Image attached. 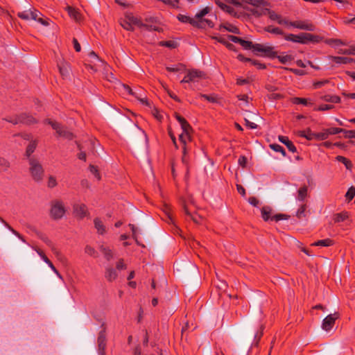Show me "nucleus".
Masks as SVG:
<instances>
[{
    "instance_id": "f257e3e1",
    "label": "nucleus",
    "mask_w": 355,
    "mask_h": 355,
    "mask_svg": "<svg viewBox=\"0 0 355 355\" xmlns=\"http://www.w3.org/2000/svg\"><path fill=\"white\" fill-rule=\"evenodd\" d=\"M49 214L52 219H61L65 214L66 209L62 201L60 200H53L50 202Z\"/></svg>"
},
{
    "instance_id": "f03ea898",
    "label": "nucleus",
    "mask_w": 355,
    "mask_h": 355,
    "mask_svg": "<svg viewBox=\"0 0 355 355\" xmlns=\"http://www.w3.org/2000/svg\"><path fill=\"white\" fill-rule=\"evenodd\" d=\"M30 165V172L33 179L36 182H40L44 176V169L40 162L34 157H30L28 159Z\"/></svg>"
},
{
    "instance_id": "7ed1b4c3",
    "label": "nucleus",
    "mask_w": 355,
    "mask_h": 355,
    "mask_svg": "<svg viewBox=\"0 0 355 355\" xmlns=\"http://www.w3.org/2000/svg\"><path fill=\"white\" fill-rule=\"evenodd\" d=\"M44 123L49 124L60 137L68 140H72L74 138L73 134L60 123L52 121L50 119H45Z\"/></svg>"
},
{
    "instance_id": "20e7f679",
    "label": "nucleus",
    "mask_w": 355,
    "mask_h": 355,
    "mask_svg": "<svg viewBox=\"0 0 355 355\" xmlns=\"http://www.w3.org/2000/svg\"><path fill=\"white\" fill-rule=\"evenodd\" d=\"M253 52L256 55L261 53V55L270 59H274L277 56V51H275V47L268 44H254Z\"/></svg>"
},
{
    "instance_id": "39448f33",
    "label": "nucleus",
    "mask_w": 355,
    "mask_h": 355,
    "mask_svg": "<svg viewBox=\"0 0 355 355\" xmlns=\"http://www.w3.org/2000/svg\"><path fill=\"white\" fill-rule=\"evenodd\" d=\"M339 318V313L338 312H335L334 314H329L326 318H324L322 323V328L326 331L331 330L336 320Z\"/></svg>"
},
{
    "instance_id": "423d86ee",
    "label": "nucleus",
    "mask_w": 355,
    "mask_h": 355,
    "mask_svg": "<svg viewBox=\"0 0 355 355\" xmlns=\"http://www.w3.org/2000/svg\"><path fill=\"white\" fill-rule=\"evenodd\" d=\"M268 15V17L272 21H277L279 24H288V21L286 19H282V16L277 14L275 11L271 10L268 8H264L262 10L261 13H259V15Z\"/></svg>"
},
{
    "instance_id": "0eeeda50",
    "label": "nucleus",
    "mask_w": 355,
    "mask_h": 355,
    "mask_svg": "<svg viewBox=\"0 0 355 355\" xmlns=\"http://www.w3.org/2000/svg\"><path fill=\"white\" fill-rule=\"evenodd\" d=\"M98 354L99 355H105V349L106 347V334L105 329L103 328L98 334Z\"/></svg>"
},
{
    "instance_id": "6e6552de",
    "label": "nucleus",
    "mask_w": 355,
    "mask_h": 355,
    "mask_svg": "<svg viewBox=\"0 0 355 355\" xmlns=\"http://www.w3.org/2000/svg\"><path fill=\"white\" fill-rule=\"evenodd\" d=\"M288 24L294 28L309 31H313L315 28L313 24L308 23L305 21H291L288 23Z\"/></svg>"
},
{
    "instance_id": "1a4fd4ad",
    "label": "nucleus",
    "mask_w": 355,
    "mask_h": 355,
    "mask_svg": "<svg viewBox=\"0 0 355 355\" xmlns=\"http://www.w3.org/2000/svg\"><path fill=\"white\" fill-rule=\"evenodd\" d=\"M73 214L76 217L82 219L87 216V208L84 204H76L73 205Z\"/></svg>"
},
{
    "instance_id": "9d476101",
    "label": "nucleus",
    "mask_w": 355,
    "mask_h": 355,
    "mask_svg": "<svg viewBox=\"0 0 355 355\" xmlns=\"http://www.w3.org/2000/svg\"><path fill=\"white\" fill-rule=\"evenodd\" d=\"M305 33H301L298 35L288 34L284 36V39L295 43L305 44Z\"/></svg>"
},
{
    "instance_id": "9b49d317",
    "label": "nucleus",
    "mask_w": 355,
    "mask_h": 355,
    "mask_svg": "<svg viewBox=\"0 0 355 355\" xmlns=\"http://www.w3.org/2000/svg\"><path fill=\"white\" fill-rule=\"evenodd\" d=\"M278 139L280 142L284 144L291 152L295 153L297 151L296 147L287 137L280 135L278 137Z\"/></svg>"
},
{
    "instance_id": "f8f14e48",
    "label": "nucleus",
    "mask_w": 355,
    "mask_h": 355,
    "mask_svg": "<svg viewBox=\"0 0 355 355\" xmlns=\"http://www.w3.org/2000/svg\"><path fill=\"white\" fill-rule=\"evenodd\" d=\"M329 59L336 62V64H347L352 63L354 62V59L348 57H340V56H333L331 55L329 57Z\"/></svg>"
},
{
    "instance_id": "ddd939ff",
    "label": "nucleus",
    "mask_w": 355,
    "mask_h": 355,
    "mask_svg": "<svg viewBox=\"0 0 355 355\" xmlns=\"http://www.w3.org/2000/svg\"><path fill=\"white\" fill-rule=\"evenodd\" d=\"M19 116L21 123H24L26 125H31L36 123L37 122V120L33 116L27 114L26 113H22L21 114H19Z\"/></svg>"
},
{
    "instance_id": "4468645a",
    "label": "nucleus",
    "mask_w": 355,
    "mask_h": 355,
    "mask_svg": "<svg viewBox=\"0 0 355 355\" xmlns=\"http://www.w3.org/2000/svg\"><path fill=\"white\" fill-rule=\"evenodd\" d=\"M125 17L127 19V21H128V23H130L132 26L136 25L141 28L144 26V24L142 23L139 18L135 17L132 13H127L125 15Z\"/></svg>"
},
{
    "instance_id": "2eb2a0df",
    "label": "nucleus",
    "mask_w": 355,
    "mask_h": 355,
    "mask_svg": "<svg viewBox=\"0 0 355 355\" xmlns=\"http://www.w3.org/2000/svg\"><path fill=\"white\" fill-rule=\"evenodd\" d=\"M37 254L40 256V257L43 259V261L46 263L49 267L52 269V270L56 273L60 277H61L60 273L58 270L55 268L52 262L49 259V258L44 254V253L40 250H36Z\"/></svg>"
},
{
    "instance_id": "dca6fc26",
    "label": "nucleus",
    "mask_w": 355,
    "mask_h": 355,
    "mask_svg": "<svg viewBox=\"0 0 355 355\" xmlns=\"http://www.w3.org/2000/svg\"><path fill=\"white\" fill-rule=\"evenodd\" d=\"M190 77L193 79L192 82H197L200 78H204L205 77V74L204 72L198 70V69H192L189 71Z\"/></svg>"
},
{
    "instance_id": "f3484780",
    "label": "nucleus",
    "mask_w": 355,
    "mask_h": 355,
    "mask_svg": "<svg viewBox=\"0 0 355 355\" xmlns=\"http://www.w3.org/2000/svg\"><path fill=\"white\" fill-rule=\"evenodd\" d=\"M304 40L305 44H308L309 42L316 44L320 42L322 40V37L319 35L305 33Z\"/></svg>"
},
{
    "instance_id": "a211bd4d",
    "label": "nucleus",
    "mask_w": 355,
    "mask_h": 355,
    "mask_svg": "<svg viewBox=\"0 0 355 355\" xmlns=\"http://www.w3.org/2000/svg\"><path fill=\"white\" fill-rule=\"evenodd\" d=\"M178 19L182 23H189L191 24L193 26L196 27V26H198V22L193 18H191L189 16L180 14L177 17Z\"/></svg>"
},
{
    "instance_id": "6ab92c4d",
    "label": "nucleus",
    "mask_w": 355,
    "mask_h": 355,
    "mask_svg": "<svg viewBox=\"0 0 355 355\" xmlns=\"http://www.w3.org/2000/svg\"><path fill=\"white\" fill-rule=\"evenodd\" d=\"M117 276H118V274H117L116 270H114L112 268H110V267L106 268L105 277L107 281L112 282L116 279Z\"/></svg>"
},
{
    "instance_id": "aec40b11",
    "label": "nucleus",
    "mask_w": 355,
    "mask_h": 355,
    "mask_svg": "<svg viewBox=\"0 0 355 355\" xmlns=\"http://www.w3.org/2000/svg\"><path fill=\"white\" fill-rule=\"evenodd\" d=\"M215 3H216V4H217V5H218V6H219V7H220V8L223 11H225L226 12H227V13H229V14H230V15H235V14H236V12H235V11H234V9L232 7H231V6H228V5H227V4L224 3H223V2H221L220 0H215Z\"/></svg>"
},
{
    "instance_id": "412c9836",
    "label": "nucleus",
    "mask_w": 355,
    "mask_h": 355,
    "mask_svg": "<svg viewBox=\"0 0 355 355\" xmlns=\"http://www.w3.org/2000/svg\"><path fill=\"white\" fill-rule=\"evenodd\" d=\"M298 135L300 137L306 138L309 141H311L315 139V132H311L310 128H307L305 130L299 131Z\"/></svg>"
},
{
    "instance_id": "4be33fe9",
    "label": "nucleus",
    "mask_w": 355,
    "mask_h": 355,
    "mask_svg": "<svg viewBox=\"0 0 355 355\" xmlns=\"http://www.w3.org/2000/svg\"><path fill=\"white\" fill-rule=\"evenodd\" d=\"M196 22H198V26H196V27L198 28H205L206 26L212 28L214 26L213 21L207 19H200V20H196Z\"/></svg>"
},
{
    "instance_id": "5701e85b",
    "label": "nucleus",
    "mask_w": 355,
    "mask_h": 355,
    "mask_svg": "<svg viewBox=\"0 0 355 355\" xmlns=\"http://www.w3.org/2000/svg\"><path fill=\"white\" fill-rule=\"evenodd\" d=\"M190 132H182L179 135V140L181 141V143L183 144V154L185 155L186 154V143L187 140L190 139Z\"/></svg>"
},
{
    "instance_id": "b1692460",
    "label": "nucleus",
    "mask_w": 355,
    "mask_h": 355,
    "mask_svg": "<svg viewBox=\"0 0 355 355\" xmlns=\"http://www.w3.org/2000/svg\"><path fill=\"white\" fill-rule=\"evenodd\" d=\"M308 195V187L304 185L301 187L297 191V200L299 201H304Z\"/></svg>"
},
{
    "instance_id": "393cba45",
    "label": "nucleus",
    "mask_w": 355,
    "mask_h": 355,
    "mask_svg": "<svg viewBox=\"0 0 355 355\" xmlns=\"http://www.w3.org/2000/svg\"><path fill=\"white\" fill-rule=\"evenodd\" d=\"M261 217L264 221H268L269 219L271 220L270 214L272 213V208L269 206H264L261 208Z\"/></svg>"
},
{
    "instance_id": "a878e982",
    "label": "nucleus",
    "mask_w": 355,
    "mask_h": 355,
    "mask_svg": "<svg viewBox=\"0 0 355 355\" xmlns=\"http://www.w3.org/2000/svg\"><path fill=\"white\" fill-rule=\"evenodd\" d=\"M334 244L333 240L330 239H326L322 240H318L313 243H311V246H322V247H329Z\"/></svg>"
},
{
    "instance_id": "bb28decb",
    "label": "nucleus",
    "mask_w": 355,
    "mask_h": 355,
    "mask_svg": "<svg viewBox=\"0 0 355 355\" xmlns=\"http://www.w3.org/2000/svg\"><path fill=\"white\" fill-rule=\"evenodd\" d=\"M184 211L186 215H187L190 218L196 223H200L201 218L200 216L194 214H191L189 210L188 207L186 205H183Z\"/></svg>"
},
{
    "instance_id": "cd10ccee",
    "label": "nucleus",
    "mask_w": 355,
    "mask_h": 355,
    "mask_svg": "<svg viewBox=\"0 0 355 355\" xmlns=\"http://www.w3.org/2000/svg\"><path fill=\"white\" fill-rule=\"evenodd\" d=\"M94 223L98 234H103L105 232V227L98 218L94 220Z\"/></svg>"
},
{
    "instance_id": "c85d7f7f",
    "label": "nucleus",
    "mask_w": 355,
    "mask_h": 355,
    "mask_svg": "<svg viewBox=\"0 0 355 355\" xmlns=\"http://www.w3.org/2000/svg\"><path fill=\"white\" fill-rule=\"evenodd\" d=\"M68 13L69 16L76 21H79L81 19L80 13L72 7H68Z\"/></svg>"
},
{
    "instance_id": "c756f323",
    "label": "nucleus",
    "mask_w": 355,
    "mask_h": 355,
    "mask_svg": "<svg viewBox=\"0 0 355 355\" xmlns=\"http://www.w3.org/2000/svg\"><path fill=\"white\" fill-rule=\"evenodd\" d=\"M324 42H325V44H327L329 46H334V47L338 46L340 45H345V43L340 39H333V38L326 39L324 40Z\"/></svg>"
},
{
    "instance_id": "7c9ffc66",
    "label": "nucleus",
    "mask_w": 355,
    "mask_h": 355,
    "mask_svg": "<svg viewBox=\"0 0 355 355\" xmlns=\"http://www.w3.org/2000/svg\"><path fill=\"white\" fill-rule=\"evenodd\" d=\"M0 221L10 230L17 236L19 239H21L23 242H26L24 238L16 230H15L6 220H4L2 218L0 217Z\"/></svg>"
},
{
    "instance_id": "2f4dec72",
    "label": "nucleus",
    "mask_w": 355,
    "mask_h": 355,
    "mask_svg": "<svg viewBox=\"0 0 355 355\" xmlns=\"http://www.w3.org/2000/svg\"><path fill=\"white\" fill-rule=\"evenodd\" d=\"M324 101L338 103L340 102V98L338 96L336 95H324L321 97Z\"/></svg>"
},
{
    "instance_id": "473e14b6",
    "label": "nucleus",
    "mask_w": 355,
    "mask_h": 355,
    "mask_svg": "<svg viewBox=\"0 0 355 355\" xmlns=\"http://www.w3.org/2000/svg\"><path fill=\"white\" fill-rule=\"evenodd\" d=\"M264 31L276 35H284V32L282 29L278 27H274L272 26H268L264 28Z\"/></svg>"
},
{
    "instance_id": "72a5a7b5",
    "label": "nucleus",
    "mask_w": 355,
    "mask_h": 355,
    "mask_svg": "<svg viewBox=\"0 0 355 355\" xmlns=\"http://www.w3.org/2000/svg\"><path fill=\"white\" fill-rule=\"evenodd\" d=\"M221 28H224L227 31L234 34H240L239 29L236 26L230 24H228L227 25H221L220 27V30H221Z\"/></svg>"
},
{
    "instance_id": "f704fd0d",
    "label": "nucleus",
    "mask_w": 355,
    "mask_h": 355,
    "mask_svg": "<svg viewBox=\"0 0 355 355\" xmlns=\"http://www.w3.org/2000/svg\"><path fill=\"white\" fill-rule=\"evenodd\" d=\"M336 159L341 163H343L347 169H351L352 167V164L350 160H349L347 158L343 157V156H340V155H338L336 157Z\"/></svg>"
},
{
    "instance_id": "c9c22d12",
    "label": "nucleus",
    "mask_w": 355,
    "mask_h": 355,
    "mask_svg": "<svg viewBox=\"0 0 355 355\" xmlns=\"http://www.w3.org/2000/svg\"><path fill=\"white\" fill-rule=\"evenodd\" d=\"M218 42L224 44L229 50L231 51H235V46L232 44V43L228 42L225 38L219 37H214Z\"/></svg>"
},
{
    "instance_id": "e433bc0d",
    "label": "nucleus",
    "mask_w": 355,
    "mask_h": 355,
    "mask_svg": "<svg viewBox=\"0 0 355 355\" xmlns=\"http://www.w3.org/2000/svg\"><path fill=\"white\" fill-rule=\"evenodd\" d=\"M244 49L248 50V49H252V51L254 49V44H253L250 41L245 40L243 39H241L239 43Z\"/></svg>"
},
{
    "instance_id": "4c0bfd02",
    "label": "nucleus",
    "mask_w": 355,
    "mask_h": 355,
    "mask_svg": "<svg viewBox=\"0 0 355 355\" xmlns=\"http://www.w3.org/2000/svg\"><path fill=\"white\" fill-rule=\"evenodd\" d=\"M100 250L103 253L104 256H105V258L107 260V261H110L112 259L113 257V254H112V252L110 249L109 248H107L105 247H104L103 245H101L100 247Z\"/></svg>"
},
{
    "instance_id": "58836bf2",
    "label": "nucleus",
    "mask_w": 355,
    "mask_h": 355,
    "mask_svg": "<svg viewBox=\"0 0 355 355\" xmlns=\"http://www.w3.org/2000/svg\"><path fill=\"white\" fill-rule=\"evenodd\" d=\"M10 166V162L5 158L0 157V172L8 171Z\"/></svg>"
},
{
    "instance_id": "ea45409f",
    "label": "nucleus",
    "mask_w": 355,
    "mask_h": 355,
    "mask_svg": "<svg viewBox=\"0 0 355 355\" xmlns=\"http://www.w3.org/2000/svg\"><path fill=\"white\" fill-rule=\"evenodd\" d=\"M348 218V214L347 212H341L334 215V222L340 223L343 222Z\"/></svg>"
},
{
    "instance_id": "a19ab883",
    "label": "nucleus",
    "mask_w": 355,
    "mask_h": 355,
    "mask_svg": "<svg viewBox=\"0 0 355 355\" xmlns=\"http://www.w3.org/2000/svg\"><path fill=\"white\" fill-rule=\"evenodd\" d=\"M137 128L138 129V135L141 138V141H142V146L146 148L147 146V144H148V137H147V135H146V134L145 133L144 131H143L142 130L139 129L138 127H137Z\"/></svg>"
},
{
    "instance_id": "79ce46f5",
    "label": "nucleus",
    "mask_w": 355,
    "mask_h": 355,
    "mask_svg": "<svg viewBox=\"0 0 355 355\" xmlns=\"http://www.w3.org/2000/svg\"><path fill=\"white\" fill-rule=\"evenodd\" d=\"M37 146L35 141H31L26 148V155L29 157L35 151Z\"/></svg>"
},
{
    "instance_id": "37998d69",
    "label": "nucleus",
    "mask_w": 355,
    "mask_h": 355,
    "mask_svg": "<svg viewBox=\"0 0 355 355\" xmlns=\"http://www.w3.org/2000/svg\"><path fill=\"white\" fill-rule=\"evenodd\" d=\"M275 58H277L282 64H286L288 62H291L294 59L291 55H278L277 54Z\"/></svg>"
},
{
    "instance_id": "c03bdc74",
    "label": "nucleus",
    "mask_w": 355,
    "mask_h": 355,
    "mask_svg": "<svg viewBox=\"0 0 355 355\" xmlns=\"http://www.w3.org/2000/svg\"><path fill=\"white\" fill-rule=\"evenodd\" d=\"M127 19L125 17L124 19H121V21H120V24L121 26L125 30L127 31H134V28L133 26L130 24L128 23V21H127Z\"/></svg>"
},
{
    "instance_id": "a18cd8bd",
    "label": "nucleus",
    "mask_w": 355,
    "mask_h": 355,
    "mask_svg": "<svg viewBox=\"0 0 355 355\" xmlns=\"http://www.w3.org/2000/svg\"><path fill=\"white\" fill-rule=\"evenodd\" d=\"M270 148L275 152L281 153L283 156H286V151L284 149V148L277 144H270Z\"/></svg>"
},
{
    "instance_id": "49530a36",
    "label": "nucleus",
    "mask_w": 355,
    "mask_h": 355,
    "mask_svg": "<svg viewBox=\"0 0 355 355\" xmlns=\"http://www.w3.org/2000/svg\"><path fill=\"white\" fill-rule=\"evenodd\" d=\"M325 130L327 133V136L329 137V135H336L338 133H343V131H344V129L340 128H329L325 129Z\"/></svg>"
},
{
    "instance_id": "de8ad7c7",
    "label": "nucleus",
    "mask_w": 355,
    "mask_h": 355,
    "mask_svg": "<svg viewBox=\"0 0 355 355\" xmlns=\"http://www.w3.org/2000/svg\"><path fill=\"white\" fill-rule=\"evenodd\" d=\"M210 8L207 6L205 8H204L202 10H200L199 12H198L196 16H195V18L196 19V20H200V19H202V17L206 15L207 14H208L210 11Z\"/></svg>"
},
{
    "instance_id": "09e8293b",
    "label": "nucleus",
    "mask_w": 355,
    "mask_h": 355,
    "mask_svg": "<svg viewBox=\"0 0 355 355\" xmlns=\"http://www.w3.org/2000/svg\"><path fill=\"white\" fill-rule=\"evenodd\" d=\"M159 45L162 46H166L171 49H175L177 47V42L172 40L162 41L159 42Z\"/></svg>"
},
{
    "instance_id": "8fccbe9b",
    "label": "nucleus",
    "mask_w": 355,
    "mask_h": 355,
    "mask_svg": "<svg viewBox=\"0 0 355 355\" xmlns=\"http://www.w3.org/2000/svg\"><path fill=\"white\" fill-rule=\"evenodd\" d=\"M290 218L289 215L284 214H277L274 215L271 218V220H275L276 222H278L282 220H288Z\"/></svg>"
},
{
    "instance_id": "3c124183",
    "label": "nucleus",
    "mask_w": 355,
    "mask_h": 355,
    "mask_svg": "<svg viewBox=\"0 0 355 355\" xmlns=\"http://www.w3.org/2000/svg\"><path fill=\"white\" fill-rule=\"evenodd\" d=\"M85 252L89 256L93 257H97L98 256V252L95 250V249L90 245H87L85 248Z\"/></svg>"
},
{
    "instance_id": "603ef678",
    "label": "nucleus",
    "mask_w": 355,
    "mask_h": 355,
    "mask_svg": "<svg viewBox=\"0 0 355 355\" xmlns=\"http://www.w3.org/2000/svg\"><path fill=\"white\" fill-rule=\"evenodd\" d=\"M355 196V187H351L348 189L345 198L349 202L351 201Z\"/></svg>"
},
{
    "instance_id": "864d4df0",
    "label": "nucleus",
    "mask_w": 355,
    "mask_h": 355,
    "mask_svg": "<svg viewBox=\"0 0 355 355\" xmlns=\"http://www.w3.org/2000/svg\"><path fill=\"white\" fill-rule=\"evenodd\" d=\"M328 138V136H327V133L325 130V129L321 132H318V133H315V140H317V141H323V140H325Z\"/></svg>"
},
{
    "instance_id": "5fc2aeb1",
    "label": "nucleus",
    "mask_w": 355,
    "mask_h": 355,
    "mask_svg": "<svg viewBox=\"0 0 355 355\" xmlns=\"http://www.w3.org/2000/svg\"><path fill=\"white\" fill-rule=\"evenodd\" d=\"M30 12L31 10L18 12L17 16L22 19L29 20L31 19Z\"/></svg>"
},
{
    "instance_id": "6e6d98bb",
    "label": "nucleus",
    "mask_w": 355,
    "mask_h": 355,
    "mask_svg": "<svg viewBox=\"0 0 355 355\" xmlns=\"http://www.w3.org/2000/svg\"><path fill=\"white\" fill-rule=\"evenodd\" d=\"M199 96L202 98H204L211 103H216L217 102V98L214 95H207V94H200Z\"/></svg>"
},
{
    "instance_id": "4d7b16f0",
    "label": "nucleus",
    "mask_w": 355,
    "mask_h": 355,
    "mask_svg": "<svg viewBox=\"0 0 355 355\" xmlns=\"http://www.w3.org/2000/svg\"><path fill=\"white\" fill-rule=\"evenodd\" d=\"M89 168L90 172L95 176V178L98 180H100L101 175H100V173H99L97 168L95 166L90 164L89 166Z\"/></svg>"
},
{
    "instance_id": "13d9d810",
    "label": "nucleus",
    "mask_w": 355,
    "mask_h": 355,
    "mask_svg": "<svg viewBox=\"0 0 355 355\" xmlns=\"http://www.w3.org/2000/svg\"><path fill=\"white\" fill-rule=\"evenodd\" d=\"M246 3L256 7H259L265 4L264 0H246Z\"/></svg>"
},
{
    "instance_id": "bf43d9fd",
    "label": "nucleus",
    "mask_w": 355,
    "mask_h": 355,
    "mask_svg": "<svg viewBox=\"0 0 355 355\" xmlns=\"http://www.w3.org/2000/svg\"><path fill=\"white\" fill-rule=\"evenodd\" d=\"M142 28H144L147 31H157V32L162 31V28L157 26H154V25H148V24H144V26H143Z\"/></svg>"
},
{
    "instance_id": "052dcab7",
    "label": "nucleus",
    "mask_w": 355,
    "mask_h": 355,
    "mask_svg": "<svg viewBox=\"0 0 355 355\" xmlns=\"http://www.w3.org/2000/svg\"><path fill=\"white\" fill-rule=\"evenodd\" d=\"M59 70H60L61 75L63 77H67L69 74V70L67 65H62V66L59 65Z\"/></svg>"
},
{
    "instance_id": "680f3d73",
    "label": "nucleus",
    "mask_w": 355,
    "mask_h": 355,
    "mask_svg": "<svg viewBox=\"0 0 355 355\" xmlns=\"http://www.w3.org/2000/svg\"><path fill=\"white\" fill-rule=\"evenodd\" d=\"M293 103L296 105L302 104L304 105H308L307 99L304 98L295 97L293 99Z\"/></svg>"
},
{
    "instance_id": "e2e57ef3",
    "label": "nucleus",
    "mask_w": 355,
    "mask_h": 355,
    "mask_svg": "<svg viewBox=\"0 0 355 355\" xmlns=\"http://www.w3.org/2000/svg\"><path fill=\"white\" fill-rule=\"evenodd\" d=\"M3 119L5 121L9 122V123H11L14 124V125H17L18 123H21L19 115H17L15 117L5 118Z\"/></svg>"
},
{
    "instance_id": "0e129e2a",
    "label": "nucleus",
    "mask_w": 355,
    "mask_h": 355,
    "mask_svg": "<svg viewBox=\"0 0 355 355\" xmlns=\"http://www.w3.org/2000/svg\"><path fill=\"white\" fill-rule=\"evenodd\" d=\"M343 136L345 138L352 139L355 138V130H347L344 129L343 131Z\"/></svg>"
},
{
    "instance_id": "69168bd1",
    "label": "nucleus",
    "mask_w": 355,
    "mask_h": 355,
    "mask_svg": "<svg viewBox=\"0 0 355 355\" xmlns=\"http://www.w3.org/2000/svg\"><path fill=\"white\" fill-rule=\"evenodd\" d=\"M250 63L259 69H265L266 68V65L264 63H261L258 60H252Z\"/></svg>"
},
{
    "instance_id": "338daca9",
    "label": "nucleus",
    "mask_w": 355,
    "mask_h": 355,
    "mask_svg": "<svg viewBox=\"0 0 355 355\" xmlns=\"http://www.w3.org/2000/svg\"><path fill=\"white\" fill-rule=\"evenodd\" d=\"M305 210H306V205H302L298 209V210H297V211L296 213L297 217L299 218L304 217L305 216V214H304Z\"/></svg>"
},
{
    "instance_id": "774afa93",
    "label": "nucleus",
    "mask_w": 355,
    "mask_h": 355,
    "mask_svg": "<svg viewBox=\"0 0 355 355\" xmlns=\"http://www.w3.org/2000/svg\"><path fill=\"white\" fill-rule=\"evenodd\" d=\"M57 185V181L55 177L51 175L49 178L47 186L49 188H53Z\"/></svg>"
}]
</instances>
